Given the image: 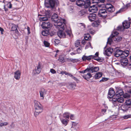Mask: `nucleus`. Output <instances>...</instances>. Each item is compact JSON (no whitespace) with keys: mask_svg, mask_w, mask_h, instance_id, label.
I'll list each match as a JSON object with an SVG mask.
<instances>
[{"mask_svg":"<svg viewBox=\"0 0 131 131\" xmlns=\"http://www.w3.org/2000/svg\"><path fill=\"white\" fill-rule=\"evenodd\" d=\"M66 20L58 16V36L60 38L66 37V35L64 31L66 25Z\"/></svg>","mask_w":131,"mask_h":131,"instance_id":"f257e3e1","label":"nucleus"},{"mask_svg":"<svg viewBox=\"0 0 131 131\" xmlns=\"http://www.w3.org/2000/svg\"><path fill=\"white\" fill-rule=\"evenodd\" d=\"M119 33L116 31H114L110 37L108 38L107 43L111 45L112 43L113 42H117L121 40L122 37L119 36L118 35Z\"/></svg>","mask_w":131,"mask_h":131,"instance_id":"f03ea898","label":"nucleus"},{"mask_svg":"<svg viewBox=\"0 0 131 131\" xmlns=\"http://www.w3.org/2000/svg\"><path fill=\"white\" fill-rule=\"evenodd\" d=\"M34 107L35 111L34 115L35 117H36L39 114L43 111L42 106L40 103L36 100L34 101Z\"/></svg>","mask_w":131,"mask_h":131,"instance_id":"7ed1b4c3","label":"nucleus"},{"mask_svg":"<svg viewBox=\"0 0 131 131\" xmlns=\"http://www.w3.org/2000/svg\"><path fill=\"white\" fill-rule=\"evenodd\" d=\"M51 20L53 30L57 31V14L56 13L53 14L52 15Z\"/></svg>","mask_w":131,"mask_h":131,"instance_id":"20e7f679","label":"nucleus"},{"mask_svg":"<svg viewBox=\"0 0 131 131\" xmlns=\"http://www.w3.org/2000/svg\"><path fill=\"white\" fill-rule=\"evenodd\" d=\"M55 4V0H45V5L47 8H51L53 9L54 8Z\"/></svg>","mask_w":131,"mask_h":131,"instance_id":"39448f33","label":"nucleus"},{"mask_svg":"<svg viewBox=\"0 0 131 131\" xmlns=\"http://www.w3.org/2000/svg\"><path fill=\"white\" fill-rule=\"evenodd\" d=\"M98 14L99 16L105 18L107 15L106 10L105 9H100L99 10Z\"/></svg>","mask_w":131,"mask_h":131,"instance_id":"423d86ee","label":"nucleus"},{"mask_svg":"<svg viewBox=\"0 0 131 131\" xmlns=\"http://www.w3.org/2000/svg\"><path fill=\"white\" fill-rule=\"evenodd\" d=\"M51 27L50 23L49 22H47V21H45L42 23V27L43 29H47L49 30Z\"/></svg>","mask_w":131,"mask_h":131,"instance_id":"0eeeda50","label":"nucleus"},{"mask_svg":"<svg viewBox=\"0 0 131 131\" xmlns=\"http://www.w3.org/2000/svg\"><path fill=\"white\" fill-rule=\"evenodd\" d=\"M113 51V48H109L107 49L104 50V55L107 56H110L112 53Z\"/></svg>","mask_w":131,"mask_h":131,"instance_id":"6e6552de","label":"nucleus"},{"mask_svg":"<svg viewBox=\"0 0 131 131\" xmlns=\"http://www.w3.org/2000/svg\"><path fill=\"white\" fill-rule=\"evenodd\" d=\"M59 117L62 123L64 126H66L68 124L69 120L63 118L61 114L59 115Z\"/></svg>","mask_w":131,"mask_h":131,"instance_id":"1a4fd4ad","label":"nucleus"},{"mask_svg":"<svg viewBox=\"0 0 131 131\" xmlns=\"http://www.w3.org/2000/svg\"><path fill=\"white\" fill-rule=\"evenodd\" d=\"M40 97H41V99H43L45 94L46 93V92L45 89L44 88H42L40 89L39 91Z\"/></svg>","mask_w":131,"mask_h":131,"instance_id":"9d476101","label":"nucleus"},{"mask_svg":"<svg viewBox=\"0 0 131 131\" xmlns=\"http://www.w3.org/2000/svg\"><path fill=\"white\" fill-rule=\"evenodd\" d=\"M97 7L95 5L90 6L88 8V10L90 12L95 13L97 12Z\"/></svg>","mask_w":131,"mask_h":131,"instance_id":"9b49d317","label":"nucleus"},{"mask_svg":"<svg viewBox=\"0 0 131 131\" xmlns=\"http://www.w3.org/2000/svg\"><path fill=\"white\" fill-rule=\"evenodd\" d=\"M131 24V19L129 20L128 22L125 20L123 23V25L124 28L127 29L130 26V24Z\"/></svg>","mask_w":131,"mask_h":131,"instance_id":"f8f14e48","label":"nucleus"},{"mask_svg":"<svg viewBox=\"0 0 131 131\" xmlns=\"http://www.w3.org/2000/svg\"><path fill=\"white\" fill-rule=\"evenodd\" d=\"M40 62H39L38 65L35 68V70L33 71V72L35 71L36 72L34 73V74H39L41 72V66L40 64Z\"/></svg>","mask_w":131,"mask_h":131,"instance_id":"ddd939ff","label":"nucleus"},{"mask_svg":"<svg viewBox=\"0 0 131 131\" xmlns=\"http://www.w3.org/2000/svg\"><path fill=\"white\" fill-rule=\"evenodd\" d=\"M15 31V34H16L17 35L15 38H17L18 37V36H20V33L17 30L16 26L14 24L12 26L11 29V31Z\"/></svg>","mask_w":131,"mask_h":131,"instance_id":"4468645a","label":"nucleus"},{"mask_svg":"<svg viewBox=\"0 0 131 131\" xmlns=\"http://www.w3.org/2000/svg\"><path fill=\"white\" fill-rule=\"evenodd\" d=\"M88 18L89 20L91 22H92L96 19V15L95 14H90L88 16Z\"/></svg>","mask_w":131,"mask_h":131,"instance_id":"2eb2a0df","label":"nucleus"},{"mask_svg":"<svg viewBox=\"0 0 131 131\" xmlns=\"http://www.w3.org/2000/svg\"><path fill=\"white\" fill-rule=\"evenodd\" d=\"M99 68L98 67H93L88 69V72L92 73L96 72L99 71Z\"/></svg>","mask_w":131,"mask_h":131,"instance_id":"dca6fc26","label":"nucleus"},{"mask_svg":"<svg viewBox=\"0 0 131 131\" xmlns=\"http://www.w3.org/2000/svg\"><path fill=\"white\" fill-rule=\"evenodd\" d=\"M14 78L16 80H18L20 78L21 72L19 70H17L15 71L14 73Z\"/></svg>","mask_w":131,"mask_h":131,"instance_id":"f3484780","label":"nucleus"},{"mask_svg":"<svg viewBox=\"0 0 131 131\" xmlns=\"http://www.w3.org/2000/svg\"><path fill=\"white\" fill-rule=\"evenodd\" d=\"M116 97V96H115L112 99L111 98L110 100L111 101L112 103L115 106H117V97Z\"/></svg>","mask_w":131,"mask_h":131,"instance_id":"a211bd4d","label":"nucleus"},{"mask_svg":"<svg viewBox=\"0 0 131 131\" xmlns=\"http://www.w3.org/2000/svg\"><path fill=\"white\" fill-rule=\"evenodd\" d=\"M86 3L85 2L82 0H78L76 2L77 5L80 6H85L86 4Z\"/></svg>","mask_w":131,"mask_h":131,"instance_id":"6ab92c4d","label":"nucleus"},{"mask_svg":"<svg viewBox=\"0 0 131 131\" xmlns=\"http://www.w3.org/2000/svg\"><path fill=\"white\" fill-rule=\"evenodd\" d=\"M115 92L113 89L111 88L110 89L108 94L109 96H108L109 98L111 99V98L113 97V95H114Z\"/></svg>","mask_w":131,"mask_h":131,"instance_id":"aec40b11","label":"nucleus"},{"mask_svg":"<svg viewBox=\"0 0 131 131\" xmlns=\"http://www.w3.org/2000/svg\"><path fill=\"white\" fill-rule=\"evenodd\" d=\"M123 53V51L122 50L118 49L115 52L114 55L116 57H118L120 56Z\"/></svg>","mask_w":131,"mask_h":131,"instance_id":"412c9836","label":"nucleus"},{"mask_svg":"<svg viewBox=\"0 0 131 131\" xmlns=\"http://www.w3.org/2000/svg\"><path fill=\"white\" fill-rule=\"evenodd\" d=\"M128 62V61L127 58L122 59L121 60V65L124 66L127 65Z\"/></svg>","mask_w":131,"mask_h":131,"instance_id":"4be33fe9","label":"nucleus"},{"mask_svg":"<svg viewBox=\"0 0 131 131\" xmlns=\"http://www.w3.org/2000/svg\"><path fill=\"white\" fill-rule=\"evenodd\" d=\"M90 72H87L86 74L82 75L83 77L86 80L90 79L92 77V75Z\"/></svg>","mask_w":131,"mask_h":131,"instance_id":"5701e85b","label":"nucleus"},{"mask_svg":"<svg viewBox=\"0 0 131 131\" xmlns=\"http://www.w3.org/2000/svg\"><path fill=\"white\" fill-rule=\"evenodd\" d=\"M93 57V56L92 55L86 56L84 55L82 58V59L83 61H86L87 60L89 61Z\"/></svg>","mask_w":131,"mask_h":131,"instance_id":"b1692460","label":"nucleus"},{"mask_svg":"<svg viewBox=\"0 0 131 131\" xmlns=\"http://www.w3.org/2000/svg\"><path fill=\"white\" fill-rule=\"evenodd\" d=\"M124 94L123 90L122 89H118L117 90L115 93L116 96L118 97L119 96L122 95Z\"/></svg>","mask_w":131,"mask_h":131,"instance_id":"393cba45","label":"nucleus"},{"mask_svg":"<svg viewBox=\"0 0 131 131\" xmlns=\"http://www.w3.org/2000/svg\"><path fill=\"white\" fill-rule=\"evenodd\" d=\"M71 128L75 129L76 130H77L79 129V126L78 123L75 122H73Z\"/></svg>","mask_w":131,"mask_h":131,"instance_id":"a878e982","label":"nucleus"},{"mask_svg":"<svg viewBox=\"0 0 131 131\" xmlns=\"http://www.w3.org/2000/svg\"><path fill=\"white\" fill-rule=\"evenodd\" d=\"M102 75V73L101 72H99L96 73L94 77V78L95 79H98L101 77Z\"/></svg>","mask_w":131,"mask_h":131,"instance_id":"bb28decb","label":"nucleus"},{"mask_svg":"<svg viewBox=\"0 0 131 131\" xmlns=\"http://www.w3.org/2000/svg\"><path fill=\"white\" fill-rule=\"evenodd\" d=\"M49 30L46 29L42 31L41 32V34L43 36H47L49 35Z\"/></svg>","mask_w":131,"mask_h":131,"instance_id":"cd10ccee","label":"nucleus"},{"mask_svg":"<svg viewBox=\"0 0 131 131\" xmlns=\"http://www.w3.org/2000/svg\"><path fill=\"white\" fill-rule=\"evenodd\" d=\"M121 108L124 112H126L128 109V107L126 104L122 105Z\"/></svg>","mask_w":131,"mask_h":131,"instance_id":"c85d7f7f","label":"nucleus"},{"mask_svg":"<svg viewBox=\"0 0 131 131\" xmlns=\"http://www.w3.org/2000/svg\"><path fill=\"white\" fill-rule=\"evenodd\" d=\"M106 10L107 12L112 13L114 12L115 11V9L114 7L112 5V6H109L108 7V8Z\"/></svg>","mask_w":131,"mask_h":131,"instance_id":"c756f323","label":"nucleus"},{"mask_svg":"<svg viewBox=\"0 0 131 131\" xmlns=\"http://www.w3.org/2000/svg\"><path fill=\"white\" fill-rule=\"evenodd\" d=\"M76 86V84L74 83H70L69 85V87L71 89L73 90Z\"/></svg>","mask_w":131,"mask_h":131,"instance_id":"7c9ffc66","label":"nucleus"},{"mask_svg":"<svg viewBox=\"0 0 131 131\" xmlns=\"http://www.w3.org/2000/svg\"><path fill=\"white\" fill-rule=\"evenodd\" d=\"M84 39L87 40H90L91 39V37L89 34H85L84 35Z\"/></svg>","mask_w":131,"mask_h":131,"instance_id":"2f4dec72","label":"nucleus"},{"mask_svg":"<svg viewBox=\"0 0 131 131\" xmlns=\"http://www.w3.org/2000/svg\"><path fill=\"white\" fill-rule=\"evenodd\" d=\"M70 113L69 112H65L63 114V117L69 119L70 117Z\"/></svg>","mask_w":131,"mask_h":131,"instance_id":"473e14b6","label":"nucleus"},{"mask_svg":"<svg viewBox=\"0 0 131 131\" xmlns=\"http://www.w3.org/2000/svg\"><path fill=\"white\" fill-rule=\"evenodd\" d=\"M86 13V10H81L79 13V15L80 16L84 15Z\"/></svg>","mask_w":131,"mask_h":131,"instance_id":"72a5a7b5","label":"nucleus"},{"mask_svg":"<svg viewBox=\"0 0 131 131\" xmlns=\"http://www.w3.org/2000/svg\"><path fill=\"white\" fill-rule=\"evenodd\" d=\"M124 101V99L123 97H117V105L118 104V103H122Z\"/></svg>","mask_w":131,"mask_h":131,"instance_id":"f704fd0d","label":"nucleus"},{"mask_svg":"<svg viewBox=\"0 0 131 131\" xmlns=\"http://www.w3.org/2000/svg\"><path fill=\"white\" fill-rule=\"evenodd\" d=\"M100 23V21L99 20H96L94 21L93 23L92 24L93 26H98Z\"/></svg>","mask_w":131,"mask_h":131,"instance_id":"c9c22d12","label":"nucleus"},{"mask_svg":"<svg viewBox=\"0 0 131 131\" xmlns=\"http://www.w3.org/2000/svg\"><path fill=\"white\" fill-rule=\"evenodd\" d=\"M93 57L92 58V59L96 60L98 61H100L101 60V59L100 58L98 57H95L94 55H92Z\"/></svg>","mask_w":131,"mask_h":131,"instance_id":"e433bc0d","label":"nucleus"},{"mask_svg":"<svg viewBox=\"0 0 131 131\" xmlns=\"http://www.w3.org/2000/svg\"><path fill=\"white\" fill-rule=\"evenodd\" d=\"M48 18L46 17H40L39 18V20L40 21H45L48 20Z\"/></svg>","mask_w":131,"mask_h":131,"instance_id":"4c0bfd02","label":"nucleus"},{"mask_svg":"<svg viewBox=\"0 0 131 131\" xmlns=\"http://www.w3.org/2000/svg\"><path fill=\"white\" fill-rule=\"evenodd\" d=\"M59 61L61 62H64V56L63 55H61L59 57Z\"/></svg>","mask_w":131,"mask_h":131,"instance_id":"58836bf2","label":"nucleus"},{"mask_svg":"<svg viewBox=\"0 0 131 131\" xmlns=\"http://www.w3.org/2000/svg\"><path fill=\"white\" fill-rule=\"evenodd\" d=\"M68 10L70 13H72L74 11V7L73 6L69 7L68 8Z\"/></svg>","mask_w":131,"mask_h":131,"instance_id":"ea45409f","label":"nucleus"},{"mask_svg":"<svg viewBox=\"0 0 131 131\" xmlns=\"http://www.w3.org/2000/svg\"><path fill=\"white\" fill-rule=\"evenodd\" d=\"M78 26L82 29H84L85 28L84 25L82 23H79L78 24Z\"/></svg>","mask_w":131,"mask_h":131,"instance_id":"a19ab883","label":"nucleus"},{"mask_svg":"<svg viewBox=\"0 0 131 131\" xmlns=\"http://www.w3.org/2000/svg\"><path fill=\"white\" fill-rule=\"evenodd\" d=\"M124 119H126L129 118H131V115L128 114V115H125L123 116Z\"/></svg>","mask_w":131,"mask_h":131,"instance_id":"79ce46f5","label":"nucleus"},{"mask_svg":"<svg viewBox=\"0 0 131 131\" xmlns=\"http://www.w3.org/2000/svg\"><path fill=\"white\" fill-rule=\"evenodd\" d=\"M123 96L125 98L128 99L130 97V95L128 93H125L124 94Z\"/></svg>","mask_w":131,"mask_h":131,"instance_id":"37998d69","label":"nucleus"},{"mask_svg":"<svg viewBox=\"0 0 131 131\" xmlns=\"http://www.w3.org/2000/svg\"><path fill=\"white\" fill-rule=\"evenodd\" d=\"M43 43L45 47H48L50 46V43L46 41H44Z\"/></svg>","mask_w":131,"mask_h":131,"instance_id":"c03bdc74","label":"nucleus"},{"mask_svg":"<svg viewBox=\"0 0 131 131\" xmlns=\"http://www.w3.org/2000/svg\"><path fill=\"white\" fill-rule=\"evenodd\" d=\"M66 33H67V35H68L69 36H71V32L70 29H69L68 30L66 29Z\"/></svg>","mask_w":131,"mask_h":131,"instance_id":"a18cd8bd","label":"nucleus"},{"mask_svg":"<svg viewBox=\"0 0 131 131\" xmlns=\"http://www.w3.org/2000/svg\"><path fill=\"white\" fill-rule=\"evenodd\" d=\"M77 53H81L82 52V47H80L78 48L76 50Z\"/></svg>","mask_w":131,"mask_h":131,"instance_id":"49530a36","label":"nucleus"},{"mask_svg":"<svg viewBox=\"0 0 131 131\" xmlns=\"http://www.w3.org/2000/svg\"><path fill=\"white\" fill-rule=\"evenodd\" d=\"M124 28L122 26H119L117 28V30H118L121 31L123 30Z\"/></svg>","mask_w":131,"mask_h":131,"instance_id":"de8ad7c7","label":"nucleus"},{"mask_svg":"<svg viewBox=\"0 0 131 131\" xmlns=\"http://www.w3.org/2000/svg\"><path fill=\"white\" fill-rule=\"evenodd\" d=\"M80 42L79 40H77L75 42V45L77 47H78L80 46Z\"/></svg>","mask_w":131,"mask_h":131,"instance_id":"09e8293b","label":"nucleus"},{"mask_svg":"<svg viewBox=\"0 0 131 131\" xmlns=\"http://www.w3.org/2000/svg\"><path fill=\"white\" fill-rule=\"evenodd\" d=\"M70 119L71 120H74L75 119V117L74 115V114H70Z\"/></svg>","mask_w":131,"mask_h":131,"instance_id":"8fccbe9b","label":"nucleus"},{"mask_svg":"<svg viewBox=\"0 0 131 131\" xmlns=\"http://www.w3.org/2000/svg\"><path fill=\"white\" fill-rule=\"evenodd\" d=\"M85 2L86 3V5H85V6H86L87 7L89 6L90 4V1L89 0H87Z\"/></svg>","mask_w":131,"mask_h":131,"instance_id":"3c124183","label":"nucleus"},{"mask_svg":"<svg viewBox=\"0 0 131 131\" xmlns=\"http://www.w3.org/2000/svg\"><path fill=\"white\" fill-rule=\"evenodd\" d=\"M108 80V78H106L103 77L102 78V79L100 81V82H104L107 81Z\"/></svg>","mask_w":131,"mask_h":131,"instance_id":"603ef678","label":"nucleus"},{"mask_svg":"<svg viewBox=\"0 0 131 131\" xmlns=\"http://www.w3.org/2000/svg\"><path fill=\"white\" fill-rule=\"evenodd\" d=\"M109 6H112V5L110 3L107 4L105 5V7L106 9L108 8Z\"/></svg>","mask_w":131,"mask_h":131,"instance_id":"864d4df0","label":"nucleus"},{"mask_svg":"<svg viewBox=\"0 0 131 131\" xmlns=\"http://www.w3.org/2000/svg\"><path fill=\"white\" fill-rule=\"evenodd\" d=\"M7 5L8 6V7L9 8H11L12 7V5L10 2L8 3Z\"/></svg>","mask_w":131,"mask_h":131,"instance_id":"5fc2aeb1","label":"nucleus"},{"mask_svg":"<svg viewBox=\"0 0 131 131\" xmlns=\"http://www.w3.org/2000/svg\"><path fill=\"white\" fill-rule=\"evenodd\" d=\"M87 72H88V69H87L85 70L82 71H80V73H86Z\"/></svg>","mask_w":131,"mask_h":131,"instance_id":"6e6d98bb","label":"nucleus"},{"mask_svg":"<svg viewBox=\"0 0 131 131\" xmlns=\"http://www.w3.org/2000/svg\"><path fill=\"white\" fill-rule=\"evenodd\" d=\"M126 57H127V56H125V54L123 53H122V55H121L120 56V57L122 58V59L126 58Z\"/></svg>","mask_w":131,"mask_h":131,"instance_id":"4d7b16f0","label":"nucleus"},{"mask_svg":"<svg viewBox=\"0 0 131 131\" xmlns=\"http://www.w3.org/2000/svg\"><path fill=\"white\" fill-rule=\"evenodd\" d=\"M50 72L52 74H55L56 73V71L53 69H51L50 70Z\"/></svg>","mask_w":131,"mask_h":131,"instance_id":"13d9d810","label":"nucleus"},{"mask_svg":"<svg viewBox=\"0 0 131 131\" xmlns=\"http://www.w3.org/2000/svg\"><path fill=\"white\" fill-rule=\"evenodd\" d=\"M10 126L11 128H14L15 124H14L13 122H12L11 124L10 125Z\"/></svg>","mask_w":131,"mask_h":131,"instance_id":"bf43d9fd","label":"nucleus"},{"mask_svg":"<svg viewBox=\"0 0 131 131\" xmlns=\"http://www.w3.org/2000/svg\"><path fill=\"white\" fill-rule=\"evenodd\" d=\"M89 47H91V44L89 42L88 43H87L86 46L85 47V49H87Z\"/></svg>","mask_w":131,"mask_h":131,"instance_id":"052dcab7","label":"nucleus"},{"mask_svg":"<svg viewBox=\"0 0 131 131\" xmlns=\"http://www.w3.org/2000/svg\"><path fill=\"white\" fill-rule=\"evenodd\" d=\"M92 3H99V0H92Z\"/></svg>","mask_w":131,"mask_h":131,"instance_id":"680f3d73","label":"nucleus"},{"mask_svg":"<svg viewBox=\"0 0 131 131\" xmlns=\"http://www.w3.org/2000/svg\"><path fill=\"white\" fill-rule=\"evenodd\" d=\"M123 53L125 54V56L127 57L129 54V52L128 51H126V52H123Z\"/></svg>","mask_w":131,"mask_h":131,"instance_id":"e2e57ef3","label":"nucleus"},{"mask_svg":"<svg viewBox=\"0 0 131 131\" xmlns=\"http://www.w3.org/2000/svg\"><path fill=\"white\" fill-rule=\"evenodd\" d=\"M27 30L28 31V33H27V34L29 35L30 33V28L29 27H27Z\"/></svg>","mask_w":131,"mask_h":131,"instance_id":"0e129e2a","label":"nucleus"},{"mask_svg":"<svg viewBox=\"0 0 131 131\" xmlns=\"http://www.w3.org/2000/svg\"><path fill=\"white\" fill-rule=\"evenodd\" d=\"M65 74L66 75H67L70 77H71L72 76V75L71 74V73L66 72V73H65Z\"/></svg>","mask_w":131,"mask_h":131,"instance_id":"69168bd1","label":"nucleus"},{"mask_svg":"<svg viewBox=\"0 0 131 131\" xmlns=\"http://www.w3.org/2000/svg\"><path fill=\"white\" fill-rule=\"evenodd\" d=\"M79 61V60L77 59L72 60V61L73 62H77Z\"/></svg>","mask_w":131,"mask_h":131,"instance_id":"338daca9","label":"nucleus"},{"mask_svg":"<svg viewBox=\"0 0 131 131\" xmlns=\"http://www.w3.org/2000/svg\"><path fill=\"white\" fill-rule=\"evenodd\" d=\"M0 31H1V34H3V32L4 31V29L0 27Z\"/></svg>","mask_w":131,"mask_h":131,"instance_id":"774afa93","label":"nucleus"}]
</instances>
